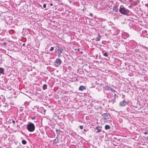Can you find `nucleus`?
Listing matches in <instances>:
<instances>
[{"label": "nucleus", "mask_w": 148, "mask_h": 148, "mask_svg": "<svg viewBox=\"0 0 148 148\" xmlns=\"http://www.w3.org/2000/svg\"><path fill=\"white\" fill-rule=\"evenodd\" d=\"M119 11L122 14L126 15H127L129 13V10L122 5L120 6Z\"/></svg>", "instance_id": "1"}, {"label": "nucleus", "mask_w": 148, "mask_h": 148, "mask_svg": "<svg viewBox=\"0 0 148 148\" xmlns=\"http://www.w3.org/2000/svg\"><path fill=\"white\" fill-rule=\"evenodd\" d=\"M103 117L101 119V121L102 123H104L107 121V120L110 118V115L109 113H105L103 114Z\"/></svg>", "instance_id": "2"}, {"label": "nucleus", "mask_w": 148, "mask_h": 148, "mask_svg": "<svg viewBox=\"0 0 148 148\" xmlns=\"http://www.w3.org/2000/svg\"><path fill=\"white\" fill-rule=\"evenodd\" d=\"M27 128L29 132H32L35 130V126L33 123H29L27 125Z\"/></svg>", "instance_id": "3"}, {"label": "nucleus", "mask_w": 148, "mask_h": 148, "mask_svg": "<svg viewBox=\"0 0 148 148\" xmlns=\"http://www.w3.org/2000/svg\"><path fill=\"white\" fill-rule=\"evenodd\" d=\"M62 61L59 58H57L54 61V65L56 67L59 66L61 64Z\"/></svg>", "instance_id": "4"}, {"label": "nucleus", "mask_w": 148, "mask_h": 148, "mask_svg": "<svg viewBox=\"0 0 148 148\" xmlns=\"http://www.w3.org/2000/svg\"><path fill=\"white\" fill-rule=\"evenodd\" d=\"M56 49H57V51H58V56L59 57L60 56L61 54L63 52V49L59 47H58Z\"/></svg>", "instance_id": "5"}, {"label": "nucleus", "mask_w": 148, "mask_h": 148, "mask_svg": "<svg viewBox=\"0 0 148 148\" xmlns=\"http://www.w3.org/2000/svg\"><path fill=\"white\" fill-rule=\"evenodd\" d=\"M127 104V103L125 101V100H124L120 102L119 103V105L120 106L123 107L125 106L126 104Z\"/></svg>", "instance_id": "6"}, {"label": "nucleus", "mask_w": 148, "mask_h": 148, "mask_svg": "<svg viewBox=\"0 0 148 148\" xmlns=\"http://www.w3.org/2000/svg\"><path fill=\"white\" fill-rule=\"evenodd\" d=\"M86 89V87L83 86L81 85L79 88V90L81 91H83Z\"/></svg>", "instance_id": "7"}, {"label": "nucleus", "mask_w": 148, "mask_h": 148, "mask_svg": "<svg viewBox=\"0 0 148 148\" xmlns=\"http://www.w3.org/2000/svg\"><path fill=\"white\" fill-rule=\"evenodd\" d=\"M118 9L116 6H114L113 7V10L115 11V12H117L118 11Z\"/></svg>", "instance_id": "8"}, {"label": "nucleus", "mask_w": 148, "mask_h": 148, "mask_svg": "<svg viewBox=\"0 0 148 148\" xmlns=\"http://www.w3.org/2000/svg\"><path fill=\"white\" fill-rule=\"evenodd\" d=\"M4 69L2 68H0V74L4 75Z\"/></svg>", "instance_id": "9"}, {"label": "nucleus", "mask_w": 148, "mask_h": 148, "mask_svg": "<svg viewBox=\"0 0 148 148\" xmlns=\"http://www.w3.org/2000/svg\"><path fill=\"white\" fill-rule=\"evenodd\" d=\"M105 129L106 130L110 129V126L108 125H106L105 127Z\"/></svg>", "instance_id": "10"}, {"label": "nucleus", "mask_w": 148, "mask_h": 148, "mask_svg": "<svg viewBox=\"0 0 148 148\" xmlns=\"http://www.w3.org/2000/svg\"><path fill=\"white\" fill-rule=\"evenodd\" d=\"M56 132L57 136H58L60 134V130L56 129Z\"/></svg>", "instance_id": "11"}, {"label": "nucleus", "mask_w": 148, "mask_h": 148, "mask_svg": "<svg viewBox=\"0 0 148 148\" xmlns=\"http://www.w3.org/2000/svg\"><path fill=\"white\" fill-rule=\"evenodd\" d=\"M95 130L96 131V132H99L101 131V129H99V127H96Z\"/></svg>", "instance_id": "12"}, {"label": "nucleus", "mask_w": 148, "mask_h": 148, "mask_svg": "<svg viewBox=\"0 0 148 148\" xmlns=\"http://www.w3.org/2000/svg\"><path fill=\"white\" fill-rule=\"evenodd\" d=\"M47 86L45 84H44L43 86V88L44 90H45L47 88Z\"/></svg>", "instance_id": "13"}, {"label": "nucleus", "mask_w": 148, "mask_h": 148, "mask_svg": "<svg viewBox=\"0 0 148 148\" xmlns=\"http://www.w3.org/2000/svg\"><path fill=\"white\" fill-rule=\"evenodd\" d=\"M22 143L23 145H25L27 143V142L25 140H23L22 141Z\"/></svg>", "instance_id": "14"}, {"label": "nucleus", "mask_w": 148, "mask_h": 148, "mask_svg": "<svg viewBox=\"0 0 148 148\" xmlns=\"http://www.w3.org/2000/svg\"><path fill=\"white\" fill-rule=\"evenodd\" d=\"M100 36L99 34L98 36L96 38V40L97 41H99L100 40Z\"/></svg>", "instance_id": "15"}, {"label": "nucleus", "mask_w": 148, "mask_h": 148, "mask_svg": "<svg viewBox=\"0 0 148 148\" xmlns=\"http://www.w3.org/2000/svg\"><path fill=\"white\" fill-rule=\"evenodd\" d=\"M105 87L106 88V90H110V88H110L109 86L108 85L107 86H106Z\"/></svg>", "instance_id": "16"}, {"label": "nucleus", "mask_w": 148, "mask_h": 148, "mask_svg": "<svg viewBox=\"0 0 148 148\" xmlns=\"http://www.w3.org/2000/svg\"><path fill=\"white\" fill-rule=\"evenodd\" d=\"M54 47H51L49 49V51L51 52L52 51L54 50Z\"/></svg>", "instance_id": "17"}, {"label": "nucleus", "mask_w": 148, "mask_h": 148, "mask_svg": "<svg viewBox=\"0 0 148 148\" xmlns=\"http://www.w3.org/2000/svg\"><path fill=\"white\" fill-rule=\"evenodd\" d=\"M110 90L112 92H116L113 88H110Z\"/></svg>", "instance_id": "18"}, {"label": "nucleus", "mask_w": 148, "mask_h": 148, "mask_svg": "<svg viewBox=\"0 0 148 148\" xmlns=\"http://www.w3.org/2000/svg\"><path fill=\"white\" fill-rule=\"evenodd\" d=\"M103 56L107 57L108 56V55L106 53H105L103 54Z\"/></svg>", "instance_id": "19"}, {"label": "nucleus", "mask_w": 148, "mask_h": 148, "mask_svg": "<svg viewBox=\"0 0 148 148\" xmlns=\"http://www.w3.org/2000/svg\"><path fill=\"white\" fill-rule=\"evenodd\" d=\"M79 128L80 129H81V130L83 129V126L80 125L79 126Z\"/></svg>", "instance_id": "20"}, {"label": "nucleus", "mask_w": 148, "mask_h": 148, "mask_svg": "<svg viewBox=\"0 0 148 148\" xmlns=\"http://www.w3.org/2000/svg\"><path fill=\"white\" fill-rule=\"evenodd\" d=\"M46 4H44L43 5V7L44 8H46Z\"/></svg>", "instance_id": "21"}, {"label": "nucleus", "mask_w": 148, "mask_h": 148, "mask_svg": "<svg viewBox=\"0 0 148 148\" xmlns=\"http://www.w3.org/2000/svg\"><path fill=\"white\" fill-rule=\"evenodd\" d=\"M54 141L55 142V143H57V142H58V141H56V139H55L54 140Z\"/></svg>", "instance_id": "22"}, {"label": "nucleus", "mask_w": 148, "mask_h": 148, "mask_svg": "<svg viewBox=\"0 0 148 148\" xmlns=\"http://www.w3.org/2000/svg\"><path fill=\"white\" fill-rule=\"evenodd\" d=\"M12 123L14 124H15V121L14 120H13L12 121Z\"/></svg>", "instance_id": "23"}, {"label": "nucleus", "mask_w": 148, "mask_h": 148, "mask_svg": "<svg viewBox=\"0 0 148 148\" xmlns=\"http://www.w3.org/2000/svg\"><path fill=\"white\" fill-rule=\"evenodd\" d=\"M35 119V117H34L32 118V119L33 120L34 119Z\"/></svg>", "instance_id": "24"}, {"label": "nucleus", "mask_w": 148, "mask_h": 148, "mask_svg": "<svg viewBox=\"0 0 148 148\" xmlns=\"http://www.w3.org/2000/svg\"><path fill=\"white\" fill-rule=\"evenodd\" d=\"M49 4L51 6H52L53 5V4L52 3H50Z\"/></svg>", "instance_id": "25"}, {"label": "nucleus", "mask_w": 148, "mask_h": 148, "mask_svg": "<svg viewBox=\"0 0 148 148\" xmlns=\"http://www.w3.org/2000/svg\"><path fill=\"white\" fill-rule=\"evenodd\" d=\"M144 134H148V133L147 132H144Z\"/></svg>", "instance_id": "26"}, {"label": "nucleus", "mask_w": 148, "mask_h": 148, "mask_svg": "<svg viewBox=\"0 0 148 148\" xmlns=\"http://www.w3.org/2000/svg\"><path fill=\"white\" fill-rule=\"evenodd\" d=\"M98 57V55H96V59Z\"/></svg>", "instance_id": "27"}, {"label": "nucleus", "mask_w": 148, "mask_h": 148, "mask_svg": "<svg viewBox=\"0 0 148 148\" xmlns=\"http://www.w3.org/2000/svg\"><path fill=\"white\" fill-rule=\"evenodd\" d=\"M90 15L92 16V14L91 13L90 14Z\"/></svg>", "instance_id": "28"}, {"label": "nucleus", "mask_w": 148, "mask_h": 148, "mask_svg": "<svg viewBox=\"0 0 148 148\" xmlns=\"http://www.w3.org/2000/svg\"><path fill=\"white\" fill-rule=\"evenodd\" d=\"M25 44H23V46H25Z\"/></svg>", "instance_id": "29"}, {"label": "nucleus", "mask_w": 148, "mask_h": 148, "mask_svg": "<svg viewBox=\"0 0 148 148\" xmlns=\"http://www.w3.org/2000/svg\"><path fill=\"white\" fill-rule=\"evenodd\" d=\"M46 53H47V54H49V52H47Z\"/></svg>", "instance_id": "30"}, {"label": "nucleus", "mask_w": 148, "mask_h": 148, "mask_svg": "<svg viewBox=\"0 0 148 148\" xmlns=\"http://www.w3.org/2000/svg\"><path fill=\"white\" fill-rule=\"evenodd\" d=\"M3 44L4 45H5L6 44V43H3Z\"/></svg>", "instance_id": "31"}, {"label": "nucleus", "mask_w": 148, "mask_h": 148, "mask_svg": "<svg viewBox=\"0 0 148 148\" xmlns=\"http://www.w3.org/2000/svg\"><path fill=\"white\" fill-rule=\"evenodd\" d=\"M77 50L79 51V49H78Z\"/></svg>", "instance_id": "32"}, {"label": "nucleus", "mask_w": 148, "mask_h": 148, "mask_svg": "<svg viewBox=\"0 0 148 148\" xmlns=\"http://www.w3.org/2000/svg\"><path fill=\"white\" fill-rule=\"evenodd\" d=\"M116 95V94H114V95L115 96Z\"/></svg>", "instance_id": "33"}, {"label": "nucleus", "mask_w": 148, "mask_h": 148, "mask_svg": "<svg viewBox=\"0 0 148 148\" xmlns=\"http://www.w3.org/2000/svg\"><path fill=\"white\" fill-rule=\"evenodd\" d=\"M81 53H82V52H81Z\"/></svg>", "instance_id": "34"}, {"label": "nucleus", "mask_w": 148, "mask_h": 148, "mask_svg": "<svg viewBox=\"0 0 148 148\" xmlns=\"http://www.w3.org/2000/svg\"><path fill=\"white\" fill-rule=\"evenodd\" d=\"M45 110H44V112H45Z\"/></svg>", "instance_id": "35"}, {"label": "nucleus", "mask_w": 148, "mask_h": 148, "mask_svg": "<svg viewBox=\"0 0 148 148\" xmlns=\"http://www.w3.org/2000/svg\"><path fill=\"white\" fill-rule=\"evenodd\" d=\"M84 131H85V129H84Z\"/></svg>", "instance_id": "36"}, {"label": "nucleus", "mask_w": 148, "mask_h": 148, "mask_svg": "<svg viewBox=\"0 0 148 148\" xmlns=\"http://www.w3.org/2000/svg\"><path fill=\"white\" fill-rule=\"evenodd\" d=\"M47 49V48H45V49Z\"/></svg>", "instance_id": "37"}]
</instances>
